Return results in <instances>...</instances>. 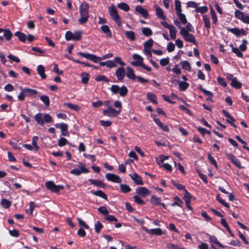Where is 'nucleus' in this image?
<instances>
[{"label": "nucleus", "instance_id": "nucleus-1", "mask_svg": "<svg viewBox=\"0 0 249 249\" xmlns=\"http://www.w3.org/2000/svg\"><path fill=\"white\" fill-rule=\"evenodd\" d=\"M89 5L87 2H83L80 5L79 11L81 18L78 19L80 24H84L88 21L89 17Z\"/></svg>", "mask_w": 249, "mask_h": 249}, {"label": "nucleus", "instance_id": "nucleus-2", "mask_svg": "<svg viewBox=\"0 0 249 249\" xmlns=\"http://www.w3.org/2000/svg\"><path fill=\"white\" fill-rule=\"evenodd\" d=\"M35 120L40 125H43L45 123H49L52 122L51 116L49 114H43L42 113H38L35 116Z\"/></svg>", "mask_w": 249, "mask_h": 249}, {"label": "nucleus", "instance_id": "nucleus-3", "mask_svg": "<svg viewBox=\"0 0 249 249\" xmlns=\"http://www.w3.org/2000/svg\"><path fill=\"white\" fill-rule=\"evenodd\" d=\"M108 12L112 18L119 27L122 25V20L119 15L118 14L117 10L116 7L112 5L108 8Z\"/></svg>", "mask_w": 249, "mask_h": 249}, {"label": "nucleus", "instance_id": "nucleus-4", "mask_svg": "<svg viewBox=\"0 0 249 249\" xmlns=\"http://www.w3.org/2000/svg\"><path fill=\"white\" fill-rule=\"evenodd\" d=\"M82 32L78 31L74 33L70 31L66 32L65 34V38L67 41L70 40H80L81 39Z\"/></svg>", "mask_w": 249, "mask_h": 249}, {"label": "nucleus", "instance_id": "nucleus-5", "mask_svg": "<svg viewBox=\"0 0 249 249\" xmlns=\"http://www.w3.org/2000/svg\"><path fill=\"white\" fill-rule=\"evenodd\" d=\"M180 34L183 37L184 39L186 41L192 42L194 44L196 43L195 36L193 35L187 33V31H186L184 28H181Z\"/></svg>", "mask_w": 249, "mask_h": 249}, {"label": "nucleus", "instance_id": "nucleus-6", "mask_svg": "<svg viewBox=\"0 0 249 249\" xmlns=\"http://www.w3.org/2000/svg\"><path fill=\"white\" fill-rule=\"evenodd\" d=\"M46 187L53 193H58L60 190L63 189L62 185H56L52 181H48L45 183Z\"/></svg>", "mask_w": 249, "mask_h": 249}, {"label": "nucleus", "instance_id": "nucleus-7", "mask_svg": "<svg viewBox=\"0 0 249 249\" xmlns=\"http://www.w3.org/2000/svg\"><path fill=\"white\" fill-rule=\"evenodd\" d=\"M235 17L243 22L249 24V15H245L243 12L236 10L234 13Z\"/></svg>", "mask_w": 249, "mask_h": 249}, {"label": "nucleus", "instance_id": "nucleus-8", "mask_svg": "<svg viewBox=\"0 0 249 249\" xmlns=\"http://www.w3.org/2000/svg\"><path fill=\"white\" fill-rule=\"evenodd\" d=\"M103 113L104 115L109 117H117L121 113V110H116L112 107H108L107 109L104 110Z\"/></svg>", "mask_w": 249, "mask_h": 249}, {"label": "nucleus", "instance_id": "nucleus-9", "mask_svg": "<svg viewBox=\"0 0 249 249\" xmlns=\"http://www.w3.org/2000/svg\"><path fill=\"white\" fill-rule=\"evenodd\" d=\"M142 228L143 231L151 235H161L163 233L162 231L160 228L148 229L144 226H142Z\"/></svg>", "mask_w": 249, "mask_h": 249}, {"label": "nucleus", "instance_id": "nucleus-10", "mask_svg": "<svg viewBox=\"0 0 249 249\" xmlns=\"http://www.w3.org/2000/svg\"><path fill=\"white\" fill-rule=\"evenodd\" d=\"M106 178L108 181L113 182L119 183L122 182V179L119 176L112 173L107 174L106 175Z\"/></svg>", "mask_w": 249, "mask_h": 249}, {"label": "nucleus", "instance_id": "nucleus-11", "mask_svg": "<svg viewBox=\"0 0 249 249\" xmlns=\"http://www.w3.org/2000/svg\"><path fill=\"white\" fill-rule=\"evenodd\" d=\"M136 192L143 197H145L150 194L149 190L144 187H139L136 189Z\"/></svg>", "mask_w": 249, "mask_h": 249}, {"label": "nucleus", "instance_id": "nucleus-12", "mask_svg": "<svg viewBox=\"0 0 249 249\" xmlns=\"http://www.w3.org/2000/svg\"><path fill=\"white\" fill-rule=\"evenodd\" d=\"M135 12L142 15L144 18H147L149 17L148 11L141 5H137L135 7Z\"/></svg>", "mask_w": 249, "mask_h": 249}, {"label": "nucleus", "instance_id": "nucleus-13", "mask_svg": "<svg viewBox=\"0 0 249 249\" xmlns=\"http://www.w3.org/2000/svg\"><path fill=\"white\" fill-rule=\"evenodd\" d=\"M227 157L238 168H241V162L236 157L232 154H227Z\"/></svg>", "mask_w": 249, "mask_h": 249}, {"label": "nucleus", "instance_id": "nucleus-14", "mask_svg": "<svg viewBox=\"0 0 249 249\" xmlns=\"http://www.w3.org/2000/svg\"><path fill=\"white\" fill-rule=\"evenodd\" d=\"M125 71L124 68L120 67L118 68L115 72L116 76L119 81H122L125 76Z\"/></svg>", "mask_w": 249, "mask_h": 249}, {"label": "nucleus", "instance_id": "nucleus-15", "mask_svg": "<svg viewBox=\"0 0 249 249\" xmlns=\"http://www.w3.org/2000/svg\"><path fill=\"white\" fill-rule=\"evenodd\" d=\"M126 76L129 79L134 80L137 76L135 75L133 70L131 68L128 67L126 68Z\"/></svg>", "mask_w": 249, "mask_h": 249}, {"label": "nucleus", "instance_id": "nucleus-16", "mask_svg": "<svg viewBox=\"0 0 249 249\" xmlns=\"http://www.w3.org/2000/svg\"><path fill=\"white\" fill-rule=\"evenodd\" d=\"M132 179L137 185H143V182L142 178L137 174L135 173L133 176H130Z\"/></svg>", "mask_w": 249, "mask_h": 249}, {"label": "nucleus", "instance_id": "nucleus-17", "mask_svg": "<svg viewBox=\"0 0 249 249\" xmlns=\"http://www.w3.org/2000/svg\"><path fill=\"white\" fill-rule=\"evenodd\" d=\"M156 13L157 16L162 19H165V16H164L163 10L159 6H156Z\"/></svg>", "mask_w": 249, "mask_h": 249}, {"label": "nucleus", "instance_id": "nucleus-18", "mask_svg": "<svg viewBox=\"0 0 249 249\" xmlns=\"http://www.w3.org/2000/svg\"><path fill=\"white\" fill-rule=\"evenodd\" d=\"M23 91L27 96H34L38 93L36 90L29 88H24Z\"/></svg>", "mask_w": 249, "mask_h": 249}, {"label": "nucleus", "instance_id": "nucleus-19", "mask_svg": "<svg viewBox=\"0 0 249 249\" xmlns=\"http://www.w3.org/2000/svg\"><path fill=\"white\" fill-rule=\"evenodd\" d=\"M101 66H106L109 68H112L117 66L116 64L112 60H107L106 62H101L99 63Z\"/></svg>", "mask_w": 249, "mask_h": 249}, {"label": "nucleus", "instance_id": "nucleus-20", "mask_svg": "<svg viewBox=\"0 0 249 249\" xmlns=\"http://www.w3.org/2000/svg\"><path fill=\"white\" fill-rule=\"evenodd\" d=\"M91 193L94 195L95 196H97L100 197L103 199H107V197L106 194L102 190H98L97 191H91Z\"/></svg>", "mask_w": 249, "mask_h": 249}, {"label": "nucleus", "instance_id": "nucleus-21", "mask_svg": "<svg viewBox=\"0 0 249 249\" xmlns=\"http://www.w3.org/2000/svg\"><path fill=\"white\" fill-rule=\"evenodd\" d=\"M101 31L105 33L108 37H112V33L109 28V27L107 25H103L101 27Z\"/></svg>", "mask_w": 249, "mask_h": 249}, {"label": "nucleus", "instance_id": "nucleus-22", "mask_svg": "<svg viewBox=\"0 0 249 249\" xmlns=\"http://www.w3.org/2000/svg\"><path fill=\"white\" fill-rule=\"evenodd\" d=\"M89 181L90 183L91 184L94 185L97 187H100L101 188H103L105 187V184L101 180L93 179H89Z\"/></svg>", "mask_w": 249, "mask_h": 249}, {"label": "nucleus", "instance_id": "nucleus-23", "mask_svg": "<svg viewBox=\"0 0 249 249\" xmlns=\"http://www.w3.org/2000/svg\"><path fill=\"white\" fill-rule=\"evenodd\" d=\"M146 97L147 100H148L153 104H157L158 102L156 95L149 92L147 93Z\"/></svg>", "mask_w": 249, "mask_h": 249}, {"label": "nucleus", "instance_id": "nucleus-24", "mask_svg": "<svg viewBox=\"0 0 249 249\" xmlns=\"http://www.w3.org/2000/svg\"><path fill=\"white\" fill-rule=\"evenodd\" d=\"M37 71L42 79L46 78V75L45 74V68L43 66L38 65L37 68Z\"/></svg>", "mask_w": 249, "mask_h": 249}, {"label": "nucleus", "instance_id": "nucleus-25", "mask_svg": "<svg viewBox=\"0 0 249 249\" xmlns=\"http://www.w3.org/2000/svg\"><path fill=\"white\" fill-rule=\"evenodd\" d=\"M126 37L131 41L135 40V34L133 31H128L125 32Z\"/></svg>", "mask_w": 249, "mask_h": 249}, {"label": "nucleus", "instance_id": "nucleus-26", "mask_svg": "<svg viewBox=\"0 0 249 249\" xmlns=\"http://www.w3.org/2000/svg\"><path fill=\"white\" fill-rule=\"evenodd\" d=\"M231 86L235 89H240L242 87V84L238 81L236 78L234 77L231 79Z\"/></svg>", "mask_w": 249, "mask_h": 249}, {"label": "nucleus", "instance_id": "nucleus-27", "mask_svg": "<svg viewBox=\"0 0 249 249\" xmlns=\"http://www.w3.org/2000/svg\"><path fill=\"white\" fill-rule=\"evenodd\" d=\"M15 36L18 37V39L23 42H24L27 39L26 35L20 32H17L15 34Z\"/></svg>", "mask_w": 249, "mask_h": 249}, {"label": "nucleus", "instance_id": "nucleus-28", "mask_svg": "<svg viewBox=\"0 0 249 249\" xmlns=\"http://www.w3.org/2000/svg\"><path fill=\"white\" fill-rule=\"evenodd\" d=\"M77 166L79 168L78 169L81 172V174L82 173L86 174L89 172V170L85 167L83 163L81 162L78 163Z\"/></svg>", "mask_w": 249, "mask_h": 249}, {"label": "nucleus", "instance_id": "nucleus-29", "mask_svg": "<svg viewBox=\"0 0 249 249\" xmlns=\"http://www.w3.org/2000/svg\"><path fill=\"white\" fill-rule=\"evenodd\" d=\"M230 46L232 48V52L235 54H236V55L238 57L241 58H242L243 57V53L238 48L233 47L232 44H231Z\"/></svg>", "mask_w": 249, "mask_h": 249}, {"label": "nucleus", "instance_id": "nucleus-30", "mask_svg": "<svg viewBox=\"0 0 249 249\" xmlns=\"http://www.w3.org/2000/svg\"><path fill=\"white\" fill-rule=\"evenodd\" d=\"M142 34L146 36H150L152 34L153 32L150 28L144 27L142 29Z\"/></svg>", "mask_w": 249, "mask_h": 249}, {"label": "nucleus", "instance_id": "nucleus-31", "mask_svg": "<svg viewBox=\"0 0 249 249\" xmlns=\"http://www.w3.org/2000/svg\"><path fill=\"white\" fill-rule=\"evenodd\" d=\"M178 87L180 90L185 91L189 87V84L183 81H178Z\"/></svg>", "mask_w": 249, "mask_h": 249}, {"label": "nucleus", "instance_id": "nucleus-32", "mask_svg": "<svg viewBox=\"0 0 249 249\" xmlns=\"http://www.w3.org/2000/svg\"><path fill=\"white\" fill-rule=\"evenodd\" d=\"M39 140V138L38 136H34L32 139V144L34 147V150L36 151H37L39 150V147L37 145V142Z\"/></svg>", "mask_w": 249, "mask_h": 249}, {"label": "nucleus", "instance_id": "nucleus-33", "mask_svg": "<svg viewBox=\"0 0 249 249\" xmlns=\"http://www.w3.org/2000/svg\"><path fill=\"white\" fill-rule=\"evenodd\" d=\"M168 249H186L178 245H175L173 243H169L166 245Z\"/></svg>", "mask_w": 249, "mask_h": 249}, {"label": "nucleus", "instance_id": "nucleus-34", "mask_svg": "<svg viewBox=\"0 0 249 249\" xmlns=\"http://www.w3.org/2000/svg\"><path fill=\"white\" fill-rule=\"evenodd\" d=\"M180 65L183 69L190 71L191 69V65L189 61L185 60L180 62Z\"/></svg>", "mask_w": 249, "mask_h": 249}, {"label": "nucleus", "instance_id": "nucleus-35", "mask_svg": "<svg viewBox=\"0 0 249 249\" xmlns=\"http://www.w3.org/2000/svg\"><path fill=\"white\" fill-rule=\"evenodd\" d=\"M65 106H67L70 109L78 111L80 110V107L76 105H74L70 103H65Z\"/></svg>", "mask_w": 249, "mask_h": 249}, {"label": "nucleus", "instance_id": "nucleus-36", "mask_svg": "<svg viewBox=\"0 0 249 249\" xmlns=\"http://www.w3.org/2000/svg\"><path fill=\"white\" fill-rule=\"evenodd\" d=\"M117 6L120 9L125 12L128 11L130 9L129 5L124 2H121L118 4Z\"/></svg>", "mask_w": 249, "mask_h": 249}, {"label": "nucleus", "instance_id": "nucleus-37", "mask_svg": "<svg viewBox=\"0 0 249 249\" xmlns=\"http://www.w3.org/2000/svg\"><path fill=\"white\" fill-rule=\"evenodd\" d=\"M169 34H170V36L171 38L172 39H175L177 37V36H176V34L177 32V29L174 26H173L172 27V28H171L169 29Z\"/></svg>", "mask_w": 249, "mask_h": 249}, {"label": "nucleus", "instance_id": "nucleus-38", "mask_svg": "<svg viewBox=\"0 0 249 249\" xmlns=\"http://www.w3.org/2000/svg\"><path fill=\"white\" fill-rule=\"evenodd\" d=\"M203 20L205 23V26L207 29H209L211 27L210 18L207 15H204L203 16Z\"/></svg>", "mask_w": 249, "mask_h": 249}, {"label": "nucleus", "instance_id": "nucleus-39", "mask_svg": "<svg viewBox=\"0 0 249 249\" xmlns=\"http://www.w3.org/2000/svg\"><path fill=\"white\" fill-rule=\"evenodd\" d=\"M3 36L7 40L11 39L12 36V33L9 29L3 30Z\"/></svg>", "mask_w": 249, "mask_h": 249}, {"label": "nucleus", "instance_id": "nucleus-40", "mask_svg": "<svg viewBox=\"0 0 249 249\" xmlns=\"http://www.w3.org/2000/svg\"><path fill=\"white\" fill-rule=\"evenodd\" d=\"M82 83L86 84L89 80V74L86 72H83L81 74Z\"/></svg>", "mask_w": 249, "mask_h": 249}, {"label": "nucleus", "instance_id": "nucleus-41", "mask_svg": "<svg viewBox=\"0 0 249 249\" xmlns=\"http://www.w3.org/2000/svg\"><path fill=\"white\" fill-rule=\"evenodd\" d=\"M120 189L124 193H127L131 191V189L129 186L126 184H120Z\"/></svg>", "mask_w": 249, "mask_h": 249}, {"label": "nucleus", "instance_id": "nucleus-42", "mask_svg": "<svg viewBox=\"0 0 249 249\" xmlns=\"http://www.w3.org/2000/svg\"><path fill=\"white\" fill-rule=\"evenodd\" d=\"M150 201L154 205H159L160 204V198L155 196H153L151 197Z\"/></svg>", "mask_w": 249, "mask_h": 249}, {"label": "nucleus", "instance_id": "nucleus-43", "mask_svg": "<svg viewBox=\"0 0 249 249\" xmlns=\"http://www.w3.org/2000/svg\"><path fill=\"white\" fill-rule=\"evenodd\" d=\"M95 80L98 82L105 81L106 83H108L109 81V80L104 75H100L96 76Z\"/></svg>", "mask_w": 249, "mask_h": 249}, {"label": "nucleus", "instance_id": "nucleus-44", "mask_svg": "<svg viewBox=\"0 0 249 249\" xmlns=\"http://www.w3.org/2000/svg\"><path fill=\"white\" fill-rule=\"evenodd\" d=\"M192 197V196H191V195L186 190H185V193L184 195V200L185 202V203H190Z\"/></svg>", "mask_w": 249, "mask_h": 249}, {"label": "nucleus", "instance_id": "nucleus-45", "mask_svg": "<svg viewBox=\"0 0 249 249\" xmlns=\"http://www.w3.org/2000/svg\"><path fill=\"white\" fill-rule=\"evenodd\" d=\"M127 92H128V89L125 86H123L121 87V88H120V90H119V93L121 96H122V97L125 96L127 94Z\"/></svg>", "mask_w": 249, "mask_h": 249}, {"label": "nucleus", "instance_id": "nucleus-46", "mask_svg": "<svg viewBox=\"0 0 249 249\" xmlns=\"http://www.w3.org/2000/svg\"><path fill=\"white\" fill-rule=\"evenodd\" d=\"M1 204L3 208L7 209L10 207L11 205V202L6 199L3 198L1 199Z\"/></svg>", "mask_w": 249, "mask_h": 249}, {"label": "nucleus", "instance_id": "nucleus-47", "mask_svg": "<svg viewBox=\"0 0 249 249\" xmlns=\"http://www.w3.org/2000/svg\"><path fill=\"white\" fill-rule=\"evenodd\" d=\"M175 10L176 11L177 14L178 13L181 12V2L179 0H175Z\"/></svg>", "mask_w": 249, "mask_h": 249}, {"label": "nucleus", "instance_id": "nucleus-48", "mask_svg": "<svg viewBox=\"0 0 249 249\" xmlns=\"http://www.w3.org/2000/svg\"><path fill=\"white\" fill-rule=\"evenodd\" d=\"M41 101L44 103L46 106L48 107L50 105V99L47 95H42L40 96Z\"/></svg>", "mask_w": 249, "mask_h": 249}, {"label": "nucleus", "instance_id": "nucleus-49", "mask_svg": "<svg viewBox=\"0 0 249 249\" xmlns=\"http://www.w3.org/2000/svg\"><path fill=\"white\" fill-rule=\"evenodd\" d=\"M177 15L179 19L183 24H186L187 23V20L184 14L180 12L177 13Z\"/></svg>", "mask_w": 249, "mask_h": 249}, {"label": "nucleus", "instance_id": "nucleus-50", "mask_svg": "<svg viewBox=\"0 0 249 249\" xmlns=\"http://www.w3.org/2000/svg\"><path fill=\"white\" fill-rule=\"evenodd\" d=\"M153 44V40L152 39H149L148 40L145 41L143 44L144 49H150Z\"/></svg>", "mask_w": 249, "mask_h": 249}, {"label": "nucleus", "instance_id": "nucleus-51", "mask_svg": "<svg viewBox=\"0 0 249 249\" xmlns=\"http://www.w3.org/2000/svg\"><path fill=\"white\" fill-rule=\"evenodd\" d=\"M208 11V8L207 6H201V7H197L196 9V12L197 13H200L201 14H204L206 13Z\"/></svg>", "mask_w": 249, "mask_h": 249}, {"label": "nucleus", "instance_id": "nucleus-52", "mask_svg": "<svg viewBox=\"0 0 249 249\" xmlns=\"http://www.w3.org/2000/svg\"><path fill=\"white\" fill-rule=\"evenodd\" d=\"M103 228L102 224L98 221L95 225V231L96 233H99L100 230Z\"/></svg>", "mask_w": 249, "mask_h": 249}, {"label": "nucleus", "instance_id": "nucleus-53", "mask_svg": "<svg viewBox=\"0 0 249 249\" xmlns=\"http://www.w3.org/2000/svg\"><path fill=\"white\" fill-rule=\"evenodd\" d=\"M197 129L203 135H204L206 133L209 135L211 134V132L209 130H208L205 128H203L201 126L197 127Z\"/></svg>", "mask_w": 249, "mask_h": 249}, {"label": "nucleus", "instance_id": "nucleus-54", "mask_svg": "<svg viewBox=\"0 0 249 249\" xmlns=\"http://www.w3.org/2000/svg\"><path fill=\"white\" fill-rule=\"evenodd\" d=\"M228 31L235 35L237 37H239L240 36L239 29L237 28H228Z\"/></svg>", "mask_w": 249, "mask_h": 249}, {"label": "nucleus", "instance_id": "nucleus-55", "mask_svg": "<svg viewBox=\"0 0 249 249\" xmlns=\"http://www.w3.org/2000/svg\"><path fill=\"white\" fill-rule=\"evenodd\" d=\"M21 90V91L19 93V94L18 96V99L20 101H23L25 99V97L26 96L25 92L23 91V89L21 87L20 88Z\"/></svg>", "mask_w": 249, "mask_h": 249}, {"label": "nucleus", "instance_id": "nucleus-56", "mask_svg": "<svg viewBox=\"0 0 249 249\" xmlns=\"http://www.w3.org/2000/svg\"><path fill=\"white\" fill-rule=\"evenodd\" d=\"M98 211L99 213L104 215H107L108 211L105 206H101L98 208Z\"/></svg>", "mask_w": 249, "mask_h": 249}, {"label": "nucleus", "instance_id": "nucleus-57", "mask_svg": "<svg viewBox=\"0 0 249 249\" xmlns=\"http://www.w3.org/2000/svg\"><path fill=\"white\" fill-rule=\"evenodd\" d=\"M209 240L212 244H215L218 246L220 244V242L218 241L215 236L210 235L209 237Z\"/></svg>", "mask_w": 249, "mask_h": 249}, {"label": "nucleus", "instance_id": "nucleus-58", "mask_svg": "<svg viewBox=\"0 0 249 249\" xmlns=\"http://www.w3.org/2000/svg\"><path fill=\"white\" fill-rule=\"evenodd\" d=\"M110 90L114 94H116L119 92L120 87L116 85H112L110 87Z\"/></svg>", "mask_w": 249, "mask_h": 249}, {"label": "nucleus", "instance_id": "nucleus-59", "mask_svg": "<svg viewBox=\"0 0 249 249\" xmlns=\"http://www.w3.org/2000/svg\"><path fill=\"white\" fill-rule=\"evenodd\" d=\"M216 200L220 203H221V204H222L223 205H224L225 207H227V208H229V205L226 203V202H225V201L222 199L220 196H219V195H217L216 196Z\"/></svg>", "mask_w": 249, "mask_h": 249}, {"label": "nucleus", "instance_id": "nucleus-60", "mask_svg": "<svg viewBox=\"0 0 249 249\" xmlns=\"http://www.w3.org/2000/svg\"><path fill=\"white\" fill-rule=\"evenodd\" d=\"M134 201L138 204L143 205L145 204L144 202L140 198V197L136 195L134 196Z\"/></svg>", "mask_w": 249, "mask_h": 249}, {"label": "nucleus", "instance_id": "nucleus-61", "mask_svg": "<svg viewBox=\"0 0 249 249\" xmlns=\"http://www.w3.org/2000/svg\"><path fill=\"white\" fill-rule=\"evenodd\" d=\"M175 49V46L172 42H169L167 46V50L168 52H172Z\"/></svg>", "mask_w": 249, "mask_h": 249}, {"label": "nucleus", "instance_id": "nucleus-62", "mask_svg": "<svg viewBox=\"0 0 249 249\" xmlns=\"http://www.w3.org/2000/svg\"><path fill=\"white\" fill-rule=\"evenodd\" d=\"M67 140L65 138H61L58 142V145L59 146H63L67 143Z\"/></svg>", "mask_w": 249, "mask_h": 249}, {"label": "nucleus", "instance_id": "nucleus-63", "mask_svg": "<svg viewBox=\"0 0 249 249\" xmlns=\"http://www.w3.org/2000/svg\"><path fill=\"white\" fill-rule=\"evenodd\" d=\"M77 220L78 224L80 226H82L86 229H89V226L81 218H78Z\"/></svg>", "mask_w": 249, "mask_h": 249}, {"label": "nucleus", "instance_id": "nucleus-64", "mask_svg": "<svg viewBox=\"0 0 249 249\" xmlns=\"http://www.w3.org/2000/svg\"><path fill=\"white\" fill-rule=\"evenodd\" d=\"M217 81L220 85L225 87L227 86V83L225 81V80L224 78L218 77L217 78Z\"/></svg>", "mask_w": 249, "mask_h": 249}]
</instances>
